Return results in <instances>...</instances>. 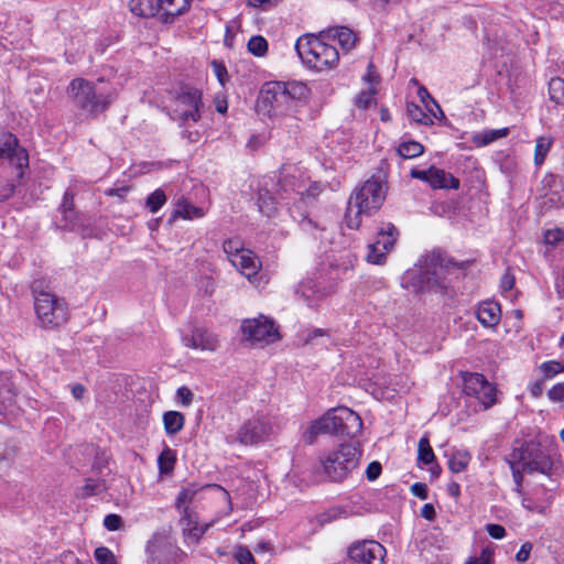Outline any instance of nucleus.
Returning a JSON list of instances; mask_svg holds the SVG:
<instances>
[{
	"instance_id": "nucleus-62",
	"label": "nucleus",
	"mask_w": 564,
	"mask_h": 564,
	"mask_svg": "<svg viewBox=\"0 0 564 564\" xmlns=\"http://www.w3.org/2000/svg\"><path fill=\"white\" fill-rule=\"evenodd\" d=\"M431 173H432V166L430 169H427V170L412 169L411 172H410V175L413 178L421 180V181H424V182L430 184Z\"/></svg>"
},
{
	"instance_id": "nucleus-38",
	"label": "nucleus",
	"mask_w": 564,
	"mask_h": 564,
	"mask_svg": "<svg viewBox=\"0 0 564 564\" xmlns=\"http://www.w3.org/2000/svg\"><path fill=\"white\" fill-rule=\"evenodd\" d=\"M196 490L192 488H183L176 498L175 507L180 514H185V510H192L188 506L194 500Z\"/></svg>"
},
{
	"instance_id": "nucleus-48",
	"label": "nucleus",
	"mask_w": 564,
	"mask_h": 564,
	"mask_svg": "<svg viewBox=\"0 0 564 564\" xmlns=\"http://www.w3.org/2000/svg\"><path fill=\"white\" fill-rule=\"evenodd\" d=\"M508 464L512 471V478H513L514 484L518 485L519 488H522V481H523L522 473L524 470H522L521 463H518L517 459H513L512 454H511L510 457L508 458Z\"/></svg>"
},
{
	"instance_id": "nucleus-56",
	"label": "nucleus",
	"mask_w": 564,
	"mask_h": 564,
	"mask_svg": "<svg viewBox=\"0 0 564 564\" xmlns=\"http://www.w3.org/2000/svg\"><path fill=\"white\" fill-rule=\"evenodd\" d=\"M236 560L239 564H256L253 555L247 547H239L237 550Z\"/></svg>"
},
{
	"instance_id": "nucleus-8",
	"label": "nucleus",
	"mask_w": 564,
	"mask_h": 564,
	"mask_svg": "<svg viewBox=\"0 0 564 564\" xmlns=\"http://www.w3.org/2000/svg\"><path fill=\"white\" fill-rule=\"evenodd\" d=\"M145 552L147 564H181L187 557L167 530L154 532L147 543Z\"/></svg>"
},
{
	"instance_id": "nucleus-39",
	"label": "nucleus",
	"mask_w": 564,
	"mask_h": 564,
	"mask_svg": "<svg viewBox=\"0 0 564 564\" xmlns=\"http://www.w3.org/2000/svg\"><path fill=\"white\" fill-rule=\"evenodd\" d=\"M408 116L415 122L422 124H432L433 120L430 116L416 104H408L406 106Z\"/></svg>"
},
{
	"instance_id": "nucleus-3",
	"label": "nucleus",
	"mask_w": 564,
	"mask_h": 564,
	"mask_svg": "<svg viewBox=\"0 0 564 564\" xmlns=\"http://www.w3.org/2000/svg\"><path fill=\"white\" fill-rule=\"evenodd\" d=\"M361 429L360 416L346 406H339L329 410L325 415L312 422L303 433V440L307 444H313L321 434L355 437Z\"/></svg>"
},
{
	"instance_id": "nucleus-55",
	"label": "nucleus",
	"mask_w": 564,
	"mask_h": 564,
	"mask_svg": "<svg viewBox=\"0 0 564 564\" xmlns=\"http://www.w3.org/2000/svg\"><path fill=\"white\" fill-rule=\"evenodd\" d=\"M193 398L194 394L187 387H181L176 391V399L184 406H188L192 403Z\"/></svg>"
},
{
	"instance_id": "nucleus-26",
	"label": "nucleus",
	"mask_w": 564,
	"mask_h": 564,
	"mask_svg": "<svg viewBox=\"0 0 564 564\" xmlns=\"http://www.w3.org/2000/svg\"><path fill=\"white\" fill-rule=\"evenodd\" d=\"M325 36L332 40H337L340 46L346 51L354 48L357 41L356 34L347 26L329 29L325 32Z\"/></svg>"
},
{
	"instance_id": "nucleus-6",
	"label": "nucleus",
	"mask_w": 564,
	"mask_h": 564,
	"mask_svg": "<svg viewBox=\"0 0 564 564\" xmlns=\"http://www.w3.org/2000/svg\"><path fill=\"white\" fill-rule=\"evenodd\" d=\"M361 453V447L357 442L340 444L336 449L321 458L324 474L332 481H344L351 477L358 468Z\"/></svg>"
},
{
	"instance_id": "nucleus-31",
	"label": "nucleus",
	"mask_w": 564,
	"mask_h": 564,
	"mask_svg": "<svg viewBox=\"0 0 564 564\" xmlns=\"http://www.w3.org/2000/svg\"><path fill=\"white\" fill-rule=\"evenodd\" d=\"M185 424V416L177 411H167L163 414V425L167 435L178 433Z\"/></svg>"
},
{
	"instance_id": "nucleus-27",
	"label": "nucleus",
	"mask_w": 564,
	"mask_h": 564,
	"mask_svg": "<svg viewBox=\"0 0 564 564\" xmlns=\"http://www.w3.org/2000/svg\"><path fill=\"white\" fill-rule=\"evenodd\" d=\"M297 293L308 307L316 306L318 302L326 295L325 292L318 289L316 283L313 281L302 283L297 290Z\"/></svg>"
},
{
	"instance_id": "nucleus-13",
	"label": "nucleus",
	"mask_w": 564,
	"mask_h": 564,
	"mask_svg": "<svg viewBox=\"0 0 564 564\" xmlns=\"http://www.w3.org/2000/svg\"><path fill=\"white\" fill-rule=\"evenodd\" d=\"M464 392L475 397L488 409L496 403V387L491 384L481 373H465L463 377Z\"/></svg>"
},
{
	"instance_id": "nucleus-4",
	"label": "nucleus",
	"mask_w": 564,
	"mask_h": 564,
	"mask_svg": "<svg viewBox=\"0 0 564 564\" xmlns=\"http://www.w3.org/2000/svg\"><path fill=\"white\" fill-rule=\"evenodd\" d=\"M387 187L379 178L372 176L365 184L356 188L350 195L345 221L348 228L357 229L361 224V215L370 216L376 213L386 199Z\"/></svg>"
},
{
	"instance_id": "nucleus-32",
	"label": "nucleus",
	"mask_w": 564,
	"mask_h": 564,
	"mask_svg": "<svg viewBox=\"0 0 564 564\" xmlns=\"http://www.w3.org/2000/svg\"><path fill=\"white\" fill-rule=\"evenodd\" d=\"M257 204L259 212L267 217H272L278 208L276 198L268 189L259 192Z\"/></svg>"
},
{
	"instance_id": "nucleus-63",
	"label": "nucleus",
	"mask_w": 564,
	"mask_h": 564,
	"mask_svg": "<svg viewBox=\"0 0 564 564\" xmlns=\"http://www.w3.org/2000/svg\"><path fill=\"white\" fill-rule=\"evenodd\" d=\"M514 283H516V279H514L513 274H511L510 271L507 270V272L503 273V275L501 276L500 288L503 291H510L514 286Z\"/></svg>"
},
{
	"instance_id": "nucleus-21",
	"label": "nucleus",
	"mask_w": 564,
	"mask_h": 564,
	"mask_svg": "<svg viewBox=\"0 0 564 564\" xmlns=\"http://www.w3.org/2000/svg\"><path fill=\"white\" fill-rule=\"evenodd\" d=\"M231 264L247 279L256 276L261 268L260 260L249 249L242 251V254H237Z\"/></svg>"
},
{
	"instance_id": "nucleus-33",
	"label": "nucleus",
	"mask_w": 564,
	"mask_h": 564,
	"mask_svg": "<svg viewBox=\"0 0 564 564\" xmlns=\"http://www.w3.org/2000/svg\"><path fill=\"white\" fill-rule=\"evenodd\" d=\"M176 463V452L165 447L158 457L159 471L162 475H169L173 471Z\"/></svg>"
},
{
	"instance_id": "nucleus-2",
	"label": "nucleus",
	"mask_w": 564,
	"mask_h": 564,
	"mask_svg": "<svg viewBox=\"0 0 564 564\" xmlns=\"http://www.w3.org/2000/svg\"><path fill=\"white\" fill-rule=\"evenodd\" d=\"M454 273L455 268L449 260L444 259L438 252H432L419 260L416 268L403 274L402 284L415 292H441L449 286L451 275Z\"/></svg>"
},
{
	"instance_id": "nucleus-59",
	"label": "nucleus",
	"mask_w": 564,
	"mask_h": 564,
	"mask_svg": "<svg viewBox=\"0 0 564 564\" xmlns=\"http://www.w3.org/2000/svg\"><path fill=\"white\" fill-rule=\"evenodd\" d=\"M486 530H487L488 534L492 539H496V540L503 539L507 534L505 527H502L500 524H496V523L487 524Z\"/></svg>"
},
{
	"instance_id": "nucleus-14",
	"label": "nucleus",
	"mask_w": 564,
	"mask_h": 564,
	"mask_svg": "<svg viewBox=\"0 0 564 564\" xmlns=\"http://www.w3.org/2000/svg\"><path fill=\"white\" fill-rule=\"evenodd\" d=\"M4 160L14 169L17 177L22 178L24 170L29 167V154L11 133L0 139V162Z\"/></svg>"
},
{
	"instance_id": "nucleus-44",
	"label": "nucleus",
	"mask_w": 564,
	"mask_h": 564,
	"mask_svg": "<svg viewBox=\"0 0 564 564\" xmlns=\"http://www.w3.org/2000/svg\"><path fill=\"white\" fill-rule=\"evenodd\" d=\"M368 254H367V261L373 264H382L384 263L387 257H386V250H382L379 246H377L375 242L370 243L368 246Z\"/></svg>"
},
{
	"instance_id": "nucleus-49",
	"label": "nucleus",
	"mask_w": 564,
	"mask_h": 564,
	"mask_svg": "<svg viewBox=\"0 0 564 564\" xmlns=\"http://www.w3.org/2000/svg\"><path fill=\"white\" fill-rule=\"evenodd\" d=\"M542 371L544 372L546 378H552L553 376L563 372L564 366L555 360L543 362L541 366Z\"/></svg>"
},
{
	"instance_id": "nucleus-34",
	"label": "nucleus",
	"mask_w": 564,
	"mask_h": 564,
	"mask_svg": "<svg viewBox=\"0 0 564 564\" xmlns=\"http://www.w3.org/2000/svg\"><path fill=\"white\" fill-rule=\"evenodd\" d=\"M470 454L466 451H456L452 454L449 460H448V468L452 473L458 474L464 471L469 462H470Z\"/></svg>"
},
{
	"instance_id": "nucleus-47",
	"label": "nucleus",
	"mask_w": 564,
	"mask_h": 564,
	"mask_svg": "<svg viewBox=\"0 0 564 564\" xmlns=\"http://www.w3.org/2000/svg\"><path fill=\"white\" fill-rule=\"evenodd\" d=\"M549 505H550V502H543V503L535 502L532 498H529V497L522 498L523 508L530 512H536L540 514H544L546 512V509L549 508Z\"/></svg>"
},
{
	"instance_id": "nucleus-12",
	"label": "nucleus",
	"mask_w": 564,
	"mask_h": 564,
	"mask_svg": "<svg viewBox=\"0 0 564 564\" xmlns=\"http://www.w3.org/2000/svg\"><path fill=\"white\" fill-rule=\"evenodd\" d=\"M243 339L252 344L272 343L279 339V332L273 319L260 315L245 319L241 324Z\"/></svg>"
},
{
	"instance_id": "nucleus-25",
	"label": "nucleus",
	"mask_w": 564,
	"mask_h": 564,
	"mask_svg": "<svg viewBox=\"0 0 564 564\" xmlns=\"http://www.w3.org/2000/svg\"><path fill=\"white\" fill-rule=\"evenodd\" d=\"M430 185L433 188L457 189L459 180L442 169L432 166Z\"/></svg>"
},
{
	"instance_id": "nucleus-35",
	"label": "nucleus",
	"mask_w": 564,
	"mask_h": 564,
	"mask_svg": "<svg viewBox=\"0 0 564 564\" xmlns=\"http://www.w3.org/2000/svg\"><path fill=\"white\" fill-rule=\"evenodd\" d=\"M435 460L434 452L426 436L420 438L417 444V463L430 465Z\"/></svg>"
},
{
	"instance_id": "nucleus-5",
	"label": "nucleus",
	"mask_w": 564,
	"mask_h": 564,
	"mask_svg": "<svg viewBox=\"0 0 564 564\" xmlns=\"http://www.w3.org/2000/svg\"><path fill=\"white\" fill-rule=\"evenodd\" d=\"M295 51L303 64L317 72L330 69L339 61L337 48L314 34L300 36L295 43Z\"/></svg>"
},
{
	"instance_id": "nucleus-52",
	"label": "nucleus",
	"mask_w": 564,
	"mask_h": 564,
	"mask_svg": "<svg viewBox=\"0 0 564 564\" xmlns=\"http://www.w3.org/2000/svg\"><path fill=\"white\" fill-rule=\"evenodd\" d=\"M492 561V551L489 547L481 550L479 556L469 557L465 564H490Z\"/></svg>"
},
{
	"instance_id": "nucleus-60",
	"label": "nucleus",
	"mask_w": 564,
	"mask_h": 564,
	"mask_svg": "<svg viewBox=\"0 0 564 564\" xmlns=\"http://www.w3.org/2000/svg\"><path fill=\"white\" fill-rule=\"evenodd\" d=\"M547 395L554 402L564 401V382L557 383L549 390Z\"/></svg>"
},
{
	"instance_id": "nucleus-1",
	"label": "nucleus",
	"mask_w": 564,
	"mask_h": 564,
	"mask_svg": "<svg viewBox=\"0 0 564 564\" xmlns=\"http://www.w3.org/2000/svg\"><path fill=\"white\" fill-rule=\"evenodd\" d=\"M308 95L310 89L302 82H267L260 89L256 108L269 117L293 116Z\"/></svg>"
},
{
	"instance_id": "nucleus-20",
	"label": "nucleus",
	"mask_w": 564,
	"mask_h": 564,
	"mask_svg": "<svg viewBox=\"0 0 564 564\" xmlns=\"http://www.w3.org/2000/svg\"><path fill=\"white\" fill-rule=\"evenodd\" d=\"M18 410L13 383L8 375L0 373V414H17Z\"/></svg>"
},
{
	"instance_id": "nucleus-50",
	"label": "nucleus",
	"mask_w": 564,
	"mask_h": 564,
	"mask_svg": "<svg viewBox=\"0 0 564 564\" xmlns=\"http://www.w3.org/2000/svg\"><path fill=\"white\" fill-rule=\"evenodd\" d=\"M564 240V230L560 228L549 229L544 232V242L555 246Z\"/></svg>"
},
{
	"instance_id": "nucleus-30",
	"label": "nucleus",
	"mask_w": 564,
	"mask_h": 564,
	"mask_svg": "<svg viewBox=\"0 0 564 564\" xmlns=\"http://www.w3.org/2000/svg\"><path fill=\"white\" fill-rule=\"evenodd\" d=\"M553 143H554V138L551 134L540 135L535 140L534 159H533L535 166H541L544 163L549 152L551 151V149L553 147Z\"/></svg>"
},
{
	"instance_id": "nucleus-54",
	"label": "nucleus",
	"mask_w": 564,
	"mask_h": 564,
	"mask_svg": "<svg viewBox=\"0 0 564 564\" xmlns=\"http://www.w3.org/2000/svg\"><path fill=\"white\" fill-rule=\"evenodd\" d=\"M104 525L109 531H117L122 527V519L115 513L107 514L104 519Z\"/></svg>"
},
{
	"instance_id": "nucleus-51",
	"label": "nucleus",
	"mask_w": 564,
	"mask_h": 564,
	"mask_svg": "<svg viewBox=\"0 0 564 564\" xmlns=\"http://www.w3.org/2000/svg\"><path fill=\"white\" fill-rule=\"evenodd\" d=\"M213 70L221 86H225L228 82V72L223 62L214 59L212 62Z\"/></svg>"
},
{
	"instance_id": "nucleus-29",
	"label": "nucleus",
	"mask_w": 564,
	"mask_h": 564,
	"mask_svg": "<svg viewBox=\"0 0 564 564\" xmlns=\"http://www.w3.org/2000/svg\"><path fill=\"white\" fill-rule=\"evenodd\" d=\"M509 132V128L482 130L475 133L471 140L476 147H486L499 139L506 138Z\"/></svg>"
},
{
	"instance_id": "nucleus-10",
	"label": "nucleus",
	"mask_w": 564,
	"mask_h": 564,
	"mask_svg": "<svg viewBox=\"0 0 564 564\" xmlns=\"http://www.w3.org/2000/svg\"><path fill=\"white\" fill-rule=\"evenodd\" d=\"M36 316L44 328H56L68 318L66 302L48 292H41L34 302Z\"/></svg>"
},
{
	"instance_id": "nucleus-16",
	"label": "nucleus",
	"mask_w": 564,
	"mask_h": 564,
	"mask_svg": "<svg viewBox=\"0 0 564 564\" xmlns=\"http://www.w3.org/2000/svg\"><path fill=\"white\" fill-rule=\"evenodd\" d=\"M272 432L271 424L263 417H252L237 432V441L242 445H256L264 442Z\"/></svg>"
},
{
	"instance_id": "nucleus-28",
	"label": "nucleus",
	"mask_w": 564,
	"mask_h": 564,
	"mask_svg": "<svg viewBox=\"0 0 564 564\" xmlns=\"http://www.w3.org/2000/svg\"><path fill=\"white\" fill-rule=\"evenodd\" d=\"M399 235V231L397 227L391 224L387 223L383 224L378 232L375 243L382 248V250H386L387 252L391 250L395 243L397 237Z\"/></svg>"
},
{
	"instance_id": "nucleus-23",
	"label": "nucleus",
	"mask_w": 564,
	"mask_h": 564,
	"mask_svg": "<svg viewBox=\"0 0 564 564\" xmlns=\"http://www.w3.org/2000/svg\"><path fill=\"white\" fill-rule=\"evenodd\" d=\"M501 308L497 302H481L477 308V319L485 327H495L500 322Z\"/></svg>"
},
{
	"instance_id": "nucleus-17",
	"label": "nucleus",
	"mask_w": 564,
	"mask_h": 564,
	"mask_svg": "<svg viewBox=\"0 0 564 564\" xmlns=\"http://www.w3.org/2000/svg\"><path fill=\"white\" fill-rule=\"evenodd\" d=\"M182 343L187 348L210 352L220 345L218 335L206 327H193L189 334L182 336Z\"/></svg>"
},
{
	"instance_id": "nucleus-40",
	"label": "nucleus",
	"mask_w": 564,
	"mask_h": 564,
	"mask_svg": "<svg viewBox=\"0 0 564 564\" xmlns=\"http://www.w3.org/2000/svg\"><path fill=\"white\" fill-rule=\"evenodd\" d=\"M165 203V193L158 188L147 197L145 206L151 213H156Z\"/></svg>"
},
{
	"instance_id": "nucleus-22",
	"label": "nucleus",
	"mask_w": 564,
	"mask_h": 564,
	"mask_svg": "<svg viewBox=\"0 0 564 564\" xmlns=\"http://www.w3.org/2000/svg\"><path fill=\"white\" fill-rule=\"evenodd\" d=\"M191 0H159L161 22L173 23L175 18L188 10Z\"/></svg>"
},
{
	"instance_id": "nucleus-42",
	"label": "nucleus",
	"mask_w": 564,
	"mask_h": 564,
	"mask_svg": "<svg viewBox=\"0 0 564 564\" xmlns=\"http://www.w3.org/2000/svg\"><path fill=\"white\" fill-rule=\"evenodd\" d=\"M202 216V209L188 203L180 204L174 212V217H182L184 219L199 218Z\"/></svg>"
},
{
	"instance_id": "nucleus-61",
	"label": "nucleus",
	"mask_w": 564,
	"mask_h": 564,
	"mask_svg": "<svg viewBox=\"0 0 564 564\" xmlns=\"http://www.w3.org/2000/svg\"><path fill=\"white\" fill-rule=\"evenodd\" d=\"M532 543L530 542H525L521 545L520 550L517 552L516 554V560L519 562V563H524L529 560L530 557V553L532 551Z\"/></svg>"
},
{
	"instance_id": "nucleus-18",
	"label": "nucleus",
	"mask_w": 564,
	"mask_h": 564,
	"mask_svg": "<svg viewBox=\"0 0 564 564\" xmlns=\"http://www.w3.org/2000/svg\"><path fill=\"white\" fill-rule=\"evenodd\" d=\"M180 524L182 527V534L184 541L189 544H197L206 531L210 528L212 523L204 525L198 524V517L193 510H185V514H181Z\"/></svg>"
},
{
	"instance_id": "nucleus-15",
	"label": "nucleus",
	"mask_w": 564,
	"mask_h": 564,
	"mask_svg": "<svg viewBox=\"0 0 564 564\" xmlns=\"http://www.w3.org/2000/svg\"><path fill=\"white\" fill-rule=\"evenodd\" d=\"M384 547L376 541H361L348 550L349 560L354 564H383Z\"/></svg>"
},
{
	"instance_id": "nucleus-58",
	"label": "nucleus",
	"mask_w": 564,
	"mask_h": 564,
	"mask_svg": "<svg viewBox=\"0 0 564 564\" xmlns=\"http://www.w3.org/2000/svg\"><path fill=\"white\" fill-rule=\"evenodd\" d=\"M382 471L381 464L377 460L371 462L366 469V477L368 480H376Z\"/></svg>"
},
{
	"instance_id": "nucleus-19",
	"label": "nucleus",
	"mask_w": 564,
	"mask_h": 564,
	"mask_svg": "<svg viewBox=\"0 0 564 564\" xmlns=\"http://www.w3.org/2000/svg\"><path fill=\"white\" fill-rule=\"evenodd\" d=\"M295 195L297 197L294 198L293 204L289 207L291 217L300 224L304 231L310 232L317 238L315 231L319 230V227L315 221L308 218L307 199L303 194L296 193Z\"/></svg>"
},
{
	"instance_id": "nucleus-57",
	"label": "nucleus",
	"mask_w": 564,
	"mask_h": 564,
	"mask_svg": "<svg viewBox=\"0 0 564 564\" xmlns=\"http://www.w3.org/2000/svg\"><path fill=\"white\" fill-rule=\"evenodd\" d=\"M373 101V94L371 91H361L356 97V106L360 109H367Z\"/></svg>"
},
{
	"instance_id": "nucleus-9",
	"label": "nucleus",
	"mask_w": 564,
	"mask_h": 564,
	"mask_svg": "<svg viewBox=\"0 0 564 564\" xmlns=\"http://www.w3.org/2000/svg\"><path fill=\"white\" fill-rule=\"evenodd\" d=\"M68 93L75 105L89 115L104 111L112 101L110 94L97 91L95 84L84 78L73 79Z\"/></svg>"
},
{
	"instance_id": "nucleus-46",
	"label": "nucleus",
	"mask_w": 564,
	"mask_h": 564,
	"mask_svg": "<svg viewBox=\"0 0 564 564\" xmlns=\"http://www.w3.org/2000/svg\"><path fill=\"white\" fill-rule=\"evenodd\" d=\"M95 558L98 564H117L112 552L105 546H100L95 550Z\"/></svg>"
},
{
	"instance_id": "nucleus-43",
	"label": "nucleus",
	"mask_w": 564,
	"mask_h": 564,
	"mask_svg": "<svg viewBox=\"0 0 564 564\" xmlns=\"http://www.w3.org/2000/svg\"><path fill=\"white\" fill-rule=\"evenodd\" d=\"M549 94L556 104H564V80L561 78L551 79L549 83Z\"/></svg>"
},
{
	"instance_id": "nucleus-24",
	"label": "nucleus",
	"mask_w": 564,
	"mask_h": 564,
	"mask_svg": "<svg viewBox=\"0 0 564 564\" xmlns=\"http://www.w3.org/2000/svg\"><path fill=\"white\" fill-rule=\"evenodd\" d=\"M129 7L131 12L138 17H159L161 20L159 0H130Z\"/></svg>"
},
{
	"instance_id": "nucleus-37",
	"label": "nucleus",
	"mask_w": 564,
	"mask_h": 564,
	"mask_svg": "<svg viewBox=\"0 0 564 564\" xmlns=\"http://www.w3.org/2000/svg\"><path fill=\"white\" fill-rule=\"evenodd\" d=\"M107 487L102 479H87L86 484L80 488L78 496L87 498L90 496L99 495L106 491Z\"/></svg>"
},
{
	"instance_id": "nucleus-53",
	"label": "nucleus",
	"mask_w": 564,
	"mask_h": 564,
	"mask_svg": "<svg viewBox=\"0 0 564 564\" xmlns=\"http://www.w3.org/2000/svg\"><path fill=\"white\" fill-rule=\"evenodd\" d=\"M59 209L66 219L69 218L68 214L74 210V194L72 192H65Z\"/></svg>"
},
{
	"instance_id": "nucleus-64",
	"label": "nucleus",
	"mask_w": 564,
	"mask_h": 564,
	"mask_svg": "<svg viewBox=\"0 0 564 564\" xmlns=\"http://www.w3.org/2000/svg\"><path fill=\"white\" fill-rule=\"evenodd\" d=\"M411 492L420 498V499H426L427 498V487L423 482H415L411 486Z\"/></svg>"
},
{
	"instance_id": "nucleus-7",
	"label": "nucleus",
	"mask_w": 564,
	"mask_h": 564,
	"mask_svg": "<svg viewBox=\"0 0 564 564\" xmlns=\"http://www.w3.org/2000/svg\"><path fill=\"white\" fill-rule=\"evenodd\" d=\"M173 119L182 126L188 122H198L204 107L203 93L195 86L184 84L172 91Z\"/></svg>"
},
{
	"instance_id": "nucleus-41",
	"label": "nucleus",
	"mask_w": 564,
	"mask_h": 564,
	"mask_svg": "<svg viewBox=\"0 0 564 564\" xmlns=\"http://www.w3.org/2000/svg\"><path fill=\"white\" fill-rule=\"evenodd\" d=\"M248 51L254 56H264L268 52V42L261 35L252 36L248 42Z\"/></svg>"
},
{
	"instance_id": "nucleus-36",
	"label": "nucleus",
	"mask_w": 564,
	"mask_h": 564,
	"mask_svg": "<svg viewBox=\"0 0 564 564\" xmlns=\"http://www.w3.org/2000/svg\"><path fill=\"white\" fill-rule=\"evenodd\" d=\"M424 147L416 141L402 142L398 148V153L403 159H414L423 154Z\"/></svg>"
},
{
	"instance_id": "nucleus-11",
	"label": "nucleus",
	"mask_w": 564,
	"mask_h": 564,
	"mask_svg": "<svg viewBox=\"0 0 564 564\" xmlns=\"http://www.w3.org/2000/svg\"><path fill=\"white\" fill-rule=\"evenodd\" d=\"M512 457L521 463L522 470L527 473L549 474L553 466L550 455L541 448L540 444L531 441L523 442L519 448H514Z\"/></svg>"
},
{
	"instance_id": "nucleus-45",
	"label": "nucleus",
	"mask_w": 564,
	"mask_h": 564,
	"mask_svg": "<svg viewBox=\"0 0 564 564\" xmlns=\"http://www.w3.org/2000/svg\"><path fill=\"white\" fill-rule=\"evenodd\" d=\"M238 240L228 239L224 242V251L227 254L229 261L232 263L234 258H236L237 254H242V251H245Z\"/></svg>"
}]
</instances>
